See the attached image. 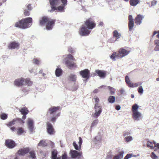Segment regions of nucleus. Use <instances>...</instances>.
I'll return each instance as SVG.
<instances>
[{
    "instance_id": "0eeeda50",
    "label": "nucleus",
    "mask_w": 159,
    "mask_h": 159,
    "mask_svg": "<svg viewBox=\"0 0 159 159\" xmlns=\"http://www.w3.org/2000/svg\"><path fill=\"white\" fill-rule=\"evenodd\" d=\"M94 99L96 103L95 104L94 107L95 113L93 115V116L95 118H97L101 113L102 111V109L101 107L98 105V102L99 101L98 98L96 97L94 98Z\"/></svg>"
},
{
    "instance_id": "c9c22d12",
    "label": "nucleus",
    "mask_w": 159,
    "mask_h": 159,
    "mask_svg": "<svg viewBox=\"0 0 159 159\" xmlns=\"http://www.w3.org/2000/svg\"><path fill=\"white\" fill-rule=\"evenodd\" d=\"M69 78L70 80L75 81L76 80V75H70L69 76Z\"/></svg>"
},
{
    "instance_id": "052dcab7",
    "label": "nucleus",
    "mask_w": 159,
    "mask_h": 159,
    "mask_svg": "<svg viewBox=\"0 0 159 159\" xmlns=\"http://www.w3.org/2000/svg\"><path fill=\"white\" fill-rule=\"evenodd\" d=\"M129 134V133L128 132H124V133L123 134V135L124 136H125L127 134Z\"/></svg>"
},
{
    "instance_id": "a211bd4d",
    "label": "nucleus",
    "mask_w": 159,
    "mask_h": 159,
    "mask_svg": "<svg viewBox=\"0 0 159 159\" xmlns=\"http://www.w3.org/2000/svg\"><path fill=\"white\" fill-rule=\"evenodd\" d=\"M128 27L129 30H131L134 26V19H133L132 16L131 15H129L128 16Z\"/></svg>"
},
{
    "instance_id": "c756f323",
    "label": "nucleus",
    "mask_w": 159,
    "mask_h": 159,
    "mask_svg": "<svg viewBox=\"0 0 159 159\" xmlns=\"http://www.w3.org/2000/svg\"><path fill=\"white\" fill-rule=\"evenodd\" d=\"M25 133V131L24 130L22 127H19L17 129V134L18 135H20Z\"/></svg>"
},
{
    "instance_id": "e433bc0d",
    "label": "nucleus",
    "mask_w": 159,
    "mask_h": 159,
    "mask_svg": "<svg viewBox=\"0 0 159 159\" xmlns=\"http://www.w3.org/2000/svg\"><path fill=\"white\" fill-rule=\"evenodd\" d=\"M29 154H30V157L32 159L36 158V156L34 151H30L29 152Z\"/></svg>"
},
{
    "instance_id": "5701e85b",
    "label": "nucleus",
    "mask_w": 159,
    "mask_h": 159,
    "mask_svg": "<svg viewBox=\"0 0 159 159\" xmlns=\"http://www.w3.org/2000/svg\"><path fill=\"white\" fill-rule=\"evenodd\" d=\"M141 116L140 113L138 111L134 112L133 114V117L134 120H138L139 118Z\"/></svg>"
},
{
    "instance_id": "8fccbe9b",
    "label": "nucleus",
    "mask_w": 159,
    "mask_h": 159,
    "mask_svg": "<svg viewBox=\"0 0 159 159\" xmlns=\"http://www.w3.org/2000/svg\"><path fill=\"white\" fill-rule=\"evenodd\" d=\"M132 156V154H128L124 157V159H128L131 157Z\"/></svg>"
},
{
    "instance_id": "680f3d73",
    "label": "nucleus",
    "mask_w": 159,
    "mask_h": 159,
    "mask_svg": "<svg viewBox=\"0 0 159 159\" xmlns=\"http://www.w3.org/2000/svg\"><path fill=\"white\" fill-rule=\"evenodd\" d=\"M107 159H109V158L110 159H111L112 158L111 155H107Z\"/></svg>"
},
{
    "instance_id": "20e7f679",
    "label": "nucleus",
    "mask_w": 159,
    "mask_h": 159,
    "mask_svg": "<svg viewBox=\"0 0 159 159\" xmlns=\"http://www.w3.org/2000/svg\"><path fill=\"white\" fill-rule=\"evenodd\" d=\"M60 107L59 106H52L50 108L47 113L46 115L48 117L52 116L51 121L54 123L57 118L60 116V113H56L59 110Z\"/></svg>"
},
{
    "instance_id": "bf43d9fd",
    "label": "nucleus",
    "mask_w": 159,
    "mask_h": 159,
    "mask_svg": "<svg viewBox=\"0 0 159 159\" xmlns=\"http://www.w3.org/2000/svg\"><path fill=\"white\" fill-rule=\"evenodd\" d=\"M103 25V23L102 22H100L98 24V25L100 26H102Z\"/></svg>"
},
{
    "instance_id": "9b49d317",
    "label": "nucleus",
    "mask_w": 159,
    "mask_h": 159,
    "mask_svg": "<svg viewBox=\"0 0 159 159\" xmlns=\"http://www.w3.org/2000/svg\"><path fill=\"white\" fill-rule=\"evenodd\" d=\"M80 74L82 77L86 79H88L90 77V71L88 69H85L80 72Z\"/></svg>"
},
{
    "instance_id": "412c9836",
    "label": "nucleus",
    "mask_w": 159,
    "mask_h": 159,
    "mask_svg": "<svg viewBox=\"0 0 159 159\" xmlns=\"http://www.w3.org/2000/svg\"><path fill=\"white\" fill-rule=\"evenodd\" d=\"M95 72L98 74V75L100 77L104 78L106 75V73L105 71L100 70H97Z\"/></svg>"
},
{
    "instance_id": "0e129e2a",
    "label": "nucleus",
    "mask_w": 159,
    "mask_h": 159,
    "mask_svg": "<svg viewBox=\"0 0 159 159\" xmlns=\"http://www.w3.org/2000/svg\"><path fill=\"white\" fill-rule=\"evenodd\" d=\"M157 33H159V30L157 32L156 31H155L153 33L152 37H153L154 35L155 34H156Z\"/></svg>"
},
{
    "instance_id": "a18cd8bd",
    "label": "nucleus",
    "mask_w": 159,
    "mask_h": 159,
    "mask_svg": "<svg viewBox=\"0 0 159 159\" xmlns=\"http://www.w3.org/2000/svg\"><path fill=\"white\" fill-rule=\"evenodd\" d=\"M79 148L80 149H81V146L82 144V138L80 137H79Z\"/></svg>"
},
{
    "instance_id": "423d86ee",
    "label": "nucleus",
    "mask_w": 159,
    "mask_h": 159,
    "mask_svg": "<svg viewBox=\"0 0 159 159\" xmlns=\"http://www.w3.org/2000/svg\"><path fill=\"white\" fill-rule=\"evenodd\" d=\"M70 60L75 61V60L72 55L69 54L67 55L66 57L64 58L65 63L66 66L70 69L76 67V64L73 62L71 61Z\"/></svg>"
},
{
    "instance_id": "6ab92c4d",
    "label": "nucleus",
    "mask_w": 159,
    "mask_h": 159,
    "mask_svg": "<svg viewBox=\"0 0 159 159\" xmlns=\"http://www.w3.org/2000/svg\"><path fill=\"white\" fill-rule=\"evenodd\" d=\"M20 44L18 42L14 41L11 42L8 45V48L10 49H18L19 48Z\"/></svg>"
},
{
    "instance_id": "a878e982",
    "label": "nucleus",
    "mask_w": 159,
    "mask_h": 159,
    "mask_svg": "<svg viewBox=\"0 0 159 159\" xmlns=\"http://www.w3.org/2000/svg\"><path fill=\"white\" fill-rule=\"evenodd\" d=\"M19 111L22 115L27 114L29 112V110L26 107H24L21 109H20Z\"/></svg>"
},
{
    "instance_id": "338daca9",
    "label": "nucleus",
    "mask_w": 159,
    "mask_h": 159,
    "mask_svg": "<svg viewBox=\"0 0 159 159\" xmlns=\"http://www.w3.org/2000/svg\"><path fill=\"white\" fill-rule=\"evenodd\" d=\"M154 42L155 44H157L159 43V40H155L154 41Z\"/></svg>"
},
{
    "instance_id": "72a5a7b5",
    "label": "nucleus",
    "mask_w": 159,
    "mask_h": 159,
    "mask_svg": "<svg viewBox=\"0 0 159 159\" xmlns=\"http://www.w3.org/2000/svg\"><path fill=\"white\" fill-rule=\"evenodd\" d=\"M7 114L5 113H2L0 115V118L3 120H5L7 119Z\"/></svg>"
},
{
    "instance_id": "ddd939ff",
    "label": "nucleus",
    "mask_w": 159,
    "mask_h": 159,
    "mask_svg": "<svg viewBox=\"0 0 159 159\" xmlns=\"http://www.w3.org/2000/svg\"><path fill=\"white\" fill-rule=\"evenodd\" d=\"M65 2H62V4L61 5L59 6L58 7H56V9L55 10H50L51 12H53V11H54L56 10L58 11H59L62 12L64 11V7L65 6L67 5V0H66V1H64Z\"/></svg>"
},
{
    "instance_id": "2f4dec72",
    "label": "nucleus",
    "mask_w": 159,
    "mask_h": 159,
    "mask_svg": "<svg viewBox=\"0 0 159 159\" xmlns=\"http://www.w3.org/2000/svg\"><path fill=\"white\" fill-rule=\"evenodd\" d=\"M16 120L13 119L12 120L9 121L8 123L6 124V125L8 127H11L12 126L14 125L15 124Z\"/></svg>"
},
{
    "instance_id": "de8ad7c7",
    "label": "nucleus",
    "mask_w": 159,
    "mask_h": 159,
    "mask_svg": "<svg viewBox=\"0 0 159 159\" xmlns=\"http://www.w3.org/2000/svg\"><path fill=\"white\" fill-rule=\"evenodd\" d=\"M73 145L75 147V149L76 150H80V149H79V147L77 144L75 142H74L73 143Z\"/></svg>"
},
{
    "instance_id": "6e6552de",
    "label": "nucleus",
    "mask_w": 159,
    "mask_h": 159,
    "mask_svg": "<svg viewBox=\"0 0 159 159\" xmlns=\"http://www.w3.org/2000/svg\"><path fill=\"white\" fill-rule=\"evenodd\" d=\"M64 1H66V0H49L51 10H55L56 6L60 3V1L63 3Z\"/></svg>"
},
{
    "instance_id": "aec40b11",
    "label": "nucleus",
    "mask_w": 159,
    "mask_h": 159,
    "mask_svg": "<svg viewBox=\"0 0 159 159\" xmlns=\"http://www.w3.org/2000/svg\"><path fill=\"white\" fill-rule=\"evenodd\" d=\"M144 18V16L140 14L138 15L134 19L135 23L137 25H140L142 23V20Z\"/></svg>"
},
{
    "instance_id": "e2e57ef3",
    "label": "nucleus",
    "mask_w": 159,
    "mask_h": 159,
    "mask_svg": "<svg viewBox=\"0 0 159 159\" xmlns=\"http://www.w3.org/2000/svg\"><path fill=\"white\" fill-rule=\"evenodd\" d=\"M157 147L158 149H159V143L156 144L155 147Z\"/></svg>"
},
{
    "instance_id": "39448f33",
    "label": "nucleus",
    "mask_w": 159,
    "mask_h": 159,
    "mask_svg": "<svg viewBox=\"0 0 159 159\" xmlns=\"http://www.w3.org/2000/svg\"><path fill=\"white\" fill-rule=\"evenodd\" d=\"M129 52V51L126 50L122 48L119 49L117 52H114L110 56V58L113 61L116 60V58L119 59L127 55Z\"/></svg>"
},
{
    "instance_id": "603ef678",
    "label": "nucleus",
    "mask_w": 159,
    "mask_h": 159,
    "mask_svg": "<svg viewBox=\"0 0 159 159\" xmlns=\"http://www.w3.org/2000/svg\"><path fill=\"white\" fill-rule=\"evenodd\" d=\"M27 8L29 10H31L32 9V7L31 6V4H29L27 6Z\"/></svg>"
},
{
    "instance_id": "c85d7f7f",
    "label": "nucleus",
    "mask_w": 159,
    "mask_h": 159,
    "mask_svg": "<svg viewBox=\"0 0 159 159\" xmlns=\"http://www.w3.org/2000/svg\"><path fill=\"white\" fill-rule=\"evenodd\" d=\"M51 158L52 159H55L57 157V152L56 150H54L52 151Z\"/></svg>"
},
{
    "instance_id": "69168bd1",
    "label": "nucleus",
    "mask_w": 159,
    "mask_h": 159,
    "mask_svg": "<svg viewBox=\"0 0 159 159\" xmlns=\"http://www.w3.org/2000/svg\"><path fill=\"white\" fill-rule=\"evenodd\" d=\"M98 89H96L93 90V93H97L98 92Z\"/></svg>"
},
{
    "instance_id": "79ce46f5",
    "label": "nucleus",
    "mask_w": 159,
    "mask_h": 159,
    "mask_svg": "<svg viewBox=\"0 0 159 159\" xmlns=\"http://www.w3.org/2000/svg\"><path fill=\"white\" fill-rule=\"evenodd\" d=\"M132 138L131 136H128L125 138L126 141L128 142L132 140Z\"/></svg>"
},
{
    "instance_id": "4be33fe9",
    "label": "nucleus",
    "mask_w": 159,
    "mask_h": 159,
    "mask_svg": "<svg viewBox=\"0 0 159 159\" xmlns=\"http://www.w3.org/2000/svg\"><path fill=\"white\" fill-rule=\"evenodd\" d=\"M156 143L154 141H148L147 143V146L151 149H153L155 147Z\"/></svg>"
},
{
    "instance_id": "f257e3e1",
    "label": "nucleus",
    "mask_w": 159,
    "mask_h": 159,
    "mask_svg": "<svg viewBox=\"0 0 159 159\" xmlns=\"http://www.w3.org/2000/svg\"><path fill=\"white\" fill-rule=\"evenodd\" d=\"M84 25L81 26L79 31V34L81 36L88 35L91 32L89 30L93 29L96 26L94 20L91 18L87 19L84 22Z\"/></svg>"
},
{
    "instance_id": "f03ea898",
    "label": "nucleus",
    "mask_w": 159,
    "mask_h": 159,
    "mask_svg": "<svg viewBox=\"0 0 159 159\" xmlns=\"http://www.w3.org/2000/svg\"><path fill=\"white\" fill-rule=\"evenodd\" d=\"M32 19L28 17L23 19L16 23L15 26L16 27L25 29L30 27L32 25Z\"/></svg>"
},
{
    "instance_id": "1a4fd4ad",
    "label": "nucleus",
    "mask_w": 159,
    "mask_h": 159,
    "mask_svg": "<svg viewBox=\"0 0 159 159\" xmlns=\"http://www.w3.org/2000/svg\"><path fill=\"white\" fill-rule=\"evenodd\" d=\"M70 153L72 158H75L78 157L79 158L80 157V158H83L82 152H78L75 150H70Z\"/></svg>"
},
{
    "instance_id": "dca6fc26",
    "label": "nucleus",
    "mask_w": 159,
    "mask_h": 159,
    "mask_svg": "<svg viewBox=\"0 0 159 159\" xmlns=\"http://www.w3.org/2000/svg\"><path fill=\"white\" fill-rule=\"evenodd\" d=\"M29 149L28 148H21L18 151L17 154L20 156H24L26 154L29 153Z\"/></svg>"
},
{
    "instance_id": "864d4df0",
    "label": "nucleus",
    "mask_w": 159,
    "mask_h": 159,
    "mask_svg": "<svg viewBox=\"0 0 159 159\" xmlns=\"http://www.w3.org/2000/svg\"><path fill=\"white\" fill-rule=\"evenodd\" d=\"M157 1L153 0L151 2V5L152 6L155 5L157 3Z\"/></svg>"
},
{
    "instance_id": "f3484780",
    "label": "nucleus",
    "mask_w": 159,
    "mask_h": 159,
    "mask_svg": "<svg viewBox=\"0 0 159 159\" xmlns=\"http://www.w3.org/2000/svg\"><path fill=\"white\" fill-rule=\"evenodd\" d=\"M27 124L30 132L31 133L33 132L34 128L33 120L30 118H28L27 120Z\"/></svg>"
},
{
    "instance_id": "58836bf2",
    "label": "nucleus",
    "mask_w": 159,
    "mask_h": 159,
    "mask_svg": "<svg viewBox=\"0 0 159 159\" xmlns=\"http://www.w3.org/2000/svg\"><path fill=\"white\" fill-rule=\"evenodd\" d=\"M98 122V119L94 120L91 123V128L94 127L96 125Z\"/></svg>"
},
{
    "instance_id": "393cba45",
    "label": "nucleus",
    "mask_w": 159,
    "mask_h": 159,
    "mask_svg": "<svg viewBox=\"0 0 159 159\" xmlns=\"http://www.w3.org/2000/svg\"><path fill=\"white\" fill-rule=\"evenodd\" d=\"M113 37L116 38V40L119 39L121 36V34L119 33L116 30H115L113 32Z\"/></svg>"
},
{
    "instance_id": "5fc2aeb1",
    "label": "nucleus",
    "mask_w": 159,
    "mask_h": 159,
    "mask_svg": "<svg viewBox=\"0 0 159 159\" xmlns=\"http://www.w3.org/2000/svg\"><path fill=\"white\" fill-rule=\"evenodd\" d=\"M10 129L13 132L15 131L16 130V129L14 126H12L10 127Z\"/></svg>"
},
{
    "instance_id": "13d9d810",
    "label": "nucleus",
    "mask_w": 159,
    "mask_h": 159,
    "mask_svg": "<svg viewBox=\"0 0 159 159\" xmlns=\"http://www.w3.org/2000/svg\"><path fill=\"white\" fill-rule=\"evenodd\" d=\"M120 108V106L117 105L116 107V109L117 110H119Z\"/></svg>"
},
{
    "instance_id": "f8f14e48",
    "label": "nucleus",
    "mask_w": 159,
    "mask_h": 159,
    "mask_svg": "<svg viewBox=\"0 0 159 159\" xmlns=\"http://www.w3.org/2000/svg\"><path fill=\"white\" fill-rule=\"evenodd\" d=\"M5 145L7 147L10 149L16 146L15 142L13 140L10 139L6 140Z\"/></svg>"
},
{
    "instance_id": "6e6d98bb",
    "label": "nucleus",
    "mask_w": 159,
    "mask_h": 159,
    "mask_svg": "<svg viewBox=\"0 0 159 159\" xmlns=\"http://www.w3.org/2000/svg\"><path fill=\"white\" fill-rule=\"evenodd\" d=\"M154 50L155 51H158L159 50V45H157L154 48Z\"/></svg>"
},
{
    "instance_id": "473e14b6",
    "label": "nucleus",
    "mask_w": 159,
    "mask_h": 159,
    "mask_svg": "<svg viewBox=\"0 0 159 159\" xmlns=\"http://www.w3.org/2000/svg\"><path fill=\"white\" fill-rule=\"evenodd\" d=\"M47 144L45 142V141L43 140H41L38 144V146L42 147H45L47 146Z\"/></svg>"
},
{
    "instance_id": "7ed1b4c3",
    "label": "nucleus",
    "mask_w": 159,
    "mask_h": 159,
    "mask_svg": "<svg viewBox=\"0 0 159 159\" xmlns=\"http://www.w3.org/2000/svg\"><path fill=\"white\" fill-rule=\"evenodd\" d=\"M55 21V20L51 19L47 16H43L39 20V23L40 25L41 26L43 25L45 23H46V29L49 30L52 29Z\"/></svg>"
},
{
    "instance_id": "37998d69",
    "label": "nucleus",
    "mask_w": 159,
    "mask_h": 159,
    "mask_svg": "<svg viewBox=\"0 0 159 159\" xmlns=\"http://www.w3.org/2000/svg\"><path fill=\"white\" fill-rule=\"evenodd\" d=\"M138 92L141 94H142L143 92V89L142 86H140L138 89Z\"/></svg>"
},
{
    "instance_id": "7c9ffc66",
    "label": "nucleus",
    "mask_w": 159,
    "mask_h": 159,
    "mask_svg": "<svg viewBox=\"0 0 159 159\" xmlns=\"http://www.w3.org/2000/svg\"><path fill=\"white\" fill-rule=\"evenodd\" d=\"M139 0H130V4L132 6H134L139 2Z\"/></svg>"
},
{
    "instance_id": "2eb2a0df",
    "label": "nucleus",
    "mask_w": 159,
    "mask_h": 159,
    "mask_svg": "<svg viewBox=\"0 0 159 159\" xmlns=\"http://www.w3.org/2000/svg\"><path fill=\"white\" fill-rule=\"evenodd\" d=\"M125 81L128 86L130 87L133 88L136 87L139 85L138 83L133 84L130 81L128 76L126 75L125 77Z\"/></svg>"
},
{
    "instance_id": "4468645a",
    "label": "nucleus",
    "mask_w": 159,
    "mask_h": 159,
    "mask_svg": "<svg viewBox=\"0 0 159 159\" xmlns=\"http://www.w3.org/2000/svg\"><path fill=\"white\" fill-rule=\"evenodd\" d=\"M24 78L22 77L17 79L14 81V84L18 87L22 86L24 84Z\"/></svg>"
},
{
    "instance_id": "4c0bfd02",
    "label": "nucleus",
    "mask_w": 159,
    "mask_h": 159,
    "mask_svg": "<svg viewBox=\"0 0 159 159\" xmlns=\"http://www.w3.org/2000/svg\"><path fill=\"white\" fill-rule=\"evenodd\" d=\"M139 108V106L136 104L134 105L132 107V110L133 112L137 111V110Z\"/></svg>"
},
{
    "instance_id": "c03bdc74",
    "label": "nucleus",
    "mask_w": 159,
    "mask_h": 159,
    "mask_svg": "<svg viewBox=\"0 0 159 159\" xmlns=\"http://www.w3.org/2000/svg\"><path fill=\"white\" fill-rule=\"evenodd\" d=\"M24 14L25 16H28L30 15V12L27 10H25Z\"/></svg>"
},
{
    "instance_id": "4d7b16f0",
    "label": "nucleus",
    "mask_w": 159,
    "mask_h": 159,
    "mask_svg": "<svg viewBox=\"0 0 159 159\" xmlns=\"http://www.w3.org/2000/svg\"><path fill=\"white\" fill-rule=\"evenodd\" d=\"M27 114H24L23 115V116H22V118L23 120L25 119L26 118V115Z\"/></svg>"
},
{
    "instance_id": "a19ab883",
    "label": "nucleus",
    "mask_w": 159,
    "mask_h": 159,
    "mask_svg": "<svg viewBox=\"0 0 159 159\" xmlns=\"http://www.w3.org/2000/svg\"><path fill=\"white\" fill-rule=\"evenodd\" d=\"M150 156L153 159H157L158 158V157L153 152H152Z\"/></svg>"
},
{
    "instance_id": "774afa93",
    "label": "nucleus",
    "mask_w": 159,
    "mask_h": 159,
    "mask_svg": "<svg viewBox=\"0 0 159 159\" xmlns=\"http://www.w3.org/2000/svg\"><path fill=\"white\" fill-rule=\"evenodd\" d=\"M22 91H23L24 92H27V90L25 88H23L22 89Z\"/></svg>"
},
{
    "instance_id": "49530a36",
    "label": "nucleus",
    "mask_w": 159,
    "mask_h": 159,
    "mask_svg": "<svg viewBox=\"0 0 159 159\" xmlns=\"http://www.w3.org/2000/svg\"><path fill=\"white\" fill-rule=\"evenodd\" d=\"M68 51L71 53H73L74 52V50L73 48L70 47H69Z\"/></svg>"
},
{
    "instance_id": "b1692460",
    "label": "nucleus",
    "mask_w": 159,
    "mask_h": 159,
    "mask_svg": "<svg viewBox=\"0 0 159 159\" xmlns=\"http://www.w3.org/2000/svg\"><path fill=\"white\" fill-rule=\"evenodd\" d=\"M25 85H27L28 86H31L33 84V82L31 80L30 78H27L24 79Z\"/></svg>"
},
{
    "instance_id": "9d476101",
    "label": "nucleus",
    "mask_w": 159,
    "mask_h": 159,
    "mask_svg": "<svg viewBox=\"0 0 159 159\" xmlns=\"http://www.w3.org/2000/svg\"><path fill=\"white\" fill-rule=\"evenodd\" d=\"M47 131L50 135L54 134L55 133V130L52 125L49 122L46 123Z\"/></svg>"
},
{
    "instance_id": "09e8293b",
    "label": "nucleus",
    "mask_w": 159,
    "mask_h": 159,
    "mask_svg": "<svg viewBox=\"0 0 159 159\" xmlns=\"http://www.w3.org/2000/svg\"><path fill=\"white\" fill-rule=\"evenodd\" d=\"M61 159H69L67 154L65 153L61 156Z\"/></svg>"
},
{
    "instance_id": "f704fd0d",
    "label": "nucleus",
    "mask_w": 159,
    "mask_h": 159,
    "mask_svg": "<svg viewBox=\"0 0 159 159\" xmlns=\"http://www.w3.org/2000/svg\"><path fill=\"white\" fill-rule=\"evenodd\" d=\"M108 100L109 102L113 103L115 102V98L113 96H111L108 98Z\"/></svg>"
},
{
    "instance_id": "cd10ccee",
    "label": "nucleus",
    "mask_w": 159,
    "mask_h": 159,
    "mask_svg": "<svg viewBox=\"0 0 159 159\" xmlns=\"http://www.w3.org/2000/svg\"><path fill=\"white\" fill-rule=\"evenodd\" d=\"M124 152L122 151L120 152L118 155L114 157L113 159H121L123 158Z\"/></svg>"
},
{
    "instance_id": "3c124183",
    "label": "nucleus",
    "mask_w": 159,
    "mask_h": 159,
    "mask_svg": "<svg viewBox=\"0 0 159 159\" xmlns=\"http://www.w3.org/2000/svg\"><path fill=\"white\" fill-rule=\"evenodd\" d=\"M34 63L36 64L39 65V64L40 62L39 60L37 59H34Z\"/></svg>"
},
{
    "instance_id": "bb28decb",
    "label": "nucleus",
    "mask_w": 159,
    "mask_h": 159,
    "mask_svg": "<svg viewBox=\"0 0 159 159\" xmlns=\"http://www.w3.org/2000/svg\"><path fill=\"white\" fill-rule=\"evenodd\" d=\"M62 70L59 67H57L55 71V74L57 76L59 77L62 74Z\"/></svg>"
},
{
    "instance_id": "ea45409f",
    "label": "nucleus",
    "mask_w": 159,
    "mask_h": 159,
    "mask_svg": "<svg viewBox=\"0 0 159 159\" xmlns=\"http://www.w3.org/2000/svg\"><path fill=\"white\" fill-rule=\"evenodd\" d=\"M108 88L110 91V93L112 95L114 93L115 90L113 88L109 86L108 87Z\"/></svg>"
}]
</instances>
